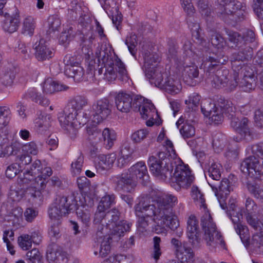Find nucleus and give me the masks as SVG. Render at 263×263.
Wrapping results in <instances>:
<instances>
[{
    "label": "nucleus",
    "instance_id": "obj_62",
    "mask_svg": "<svg viewBox=\"0 0 263 263\" xmlns=\"http://www.w3.org/2000/svg\"><path fill=\"white\" fill-rule=\"evenodd\" d=\"M149 131L147 129H139L132 135L131 139L134 143H140L147 137Z\"/></svg>",
    "mask_w": 263,
    "mask_h": 263
},
{
    "label": "nucleus",
    "instance_id": "obj_28",
    "mask_svg": "<svg viewBox=\"0 0 263 263\" xmlns=\"http://www.w3.org/2000/svg\"><path fill=\"white\" fill-rule=\"evenodd\" d=\"M87 104L88 100L85 97L77 96L69 101L65 108L75 114L77 111L82 110Z\"/></svg>",
    "mask_w": 263,
    "mask_h": 263
},
{
    "label": "nucleus",
    "instance_id": "obj_4",
    "mask_svg": "<svg viewBox=\"0 0 263 263\" xmlns=\"http://www.w3.org/2000/svg\"><path fill=\"white\" fill-rule=\"evenodd\" d=\"M96 55L99 62L102 61V64H104V67L101 70L103 71L104 69L105 78L107 81L111 82L116 80L117 77V74L114 70L115 66L116 71L118 73L122 81H127L128 79L127 71L124 64L116 56L110 47L102 46L100 50L96 52Z\"/></svg>",
    "mask_w": 263,
    "mask_h": 263
},
{
    "label": "nucleus",
    "instance_id": "obj_48",
    "mask_svg": "<svg viewBox=\"0 0 263 263\" xmlns=\"http://www.w3.org/2000/svg\"><path fill=\"white\" fill-rule=\"evenodd\" d=\"M120 213L119 211L114 209L108 211L106 213V227L110 229V227H113L118 223L120 220Z\"/></svg>",
    "mask_w": 263,
    "mask_h": 263
},
{
    "label": "nucleus",
    "instance_id": "obj_47",
    "mask_svg": "<svg viewBox=\"0 0 263 263\" xmlns=\"http://www.w3.org/2000/svg\"><path fill=\"white\" fill-rule=\"evenodd\" d=\"M167 58L171 61L173 60L175 63H177L178 62L180 63L181 62L178 61L177 57L178 47L176 41L173 39H170L167 42ZM179 65L180 64H178V66H179Z\"/></svg>",
    "mask_w": 263,
    "mask_h": 263
},
{
    "label": "nucleus",
    "instance_id": "obj_54",
    "mask_svg": "<svg viewBox=\"0 0 263 263\" xmlns=\"http://www.w3.org/2000/svg\"><path fill=\"white\" fill-rule=\"evenodd\" d=\"M217 108L211 100H205L201 102V109L205 116L208 117Z\"/></svg>",
    "mask_w": 263,
    "mask_h": 263
},
{
    "label": "nucleus",
    "instance_id": "obj_18",
    "mask_svg": "<svg viewBox=\"0 0 263 263\" xmlns=\"http://www.w3.org/2000/svg\"><path fill=\"white\" fill-rule=\"evenodd\" d=\"M179 65L184 67L183 76L186 83L191 86H195L200 82L199 69L194 64L184 66V63L180 62Z\"/></svg>",
    "mask_w": 263,
    "mask_h": 263
},
{
    "label": "nucleus",
    "instance_id": "obj_34",
    "mask_svg": "<svg viewBox=\"0 0 263 263\" xmlns=\"http://www.w3.org/2000/svg\"><path fill=\"white\" fill-rule=\"evenodd\" d=\"M74 116V112H72L65 108L64 112L60 114L58 119L61 125L66 128L72 124L77 125Z\"/></svg>",
    "mask_w": 263,
    "mask_h": 263
},
{
    "label": "nucleus",
    "instance_id": "obj_2",
    "mask_svg": "<svg viewBox=\"0 0 263 263\" xmlns=\"http://www.w3.org/2000/svg\"><path fill=\"white\" fill-rule=\"evenodd\" d=\"M177 203V198L171 194L163 195L152 203L150 202V205H153L155 209L157 227L160 228L162 232L166 228L174 230L179 226V222L173 212V207Z\"/></svg>",
    "mask_w": 263,
    "mask_h": 263
},
{
    "label": "nucleus",
    "instance_id": "obj_52",
    "mask_svg": "<svg viewBox=\"0 0 263 263\" xmlns=\"http://www.w3.org/2000/svg\"><path fill=\"white\" fill-rule=\"evenodd\" d=\"M115 196L112 195H106L100 200L98 205L99 210H106L109 208L115 202Z\"/></svg>",
    "mask_w": 263,
    "mask_h": 263
},
{
    "label": "nucleus",
    "instance_id": "obj_39",
    "mask_svg": "<svg viewBox=\"0 0 263 263\" xmlns=\"http://www.w3.org/2000/svg\"><path fill=\"white\" fill-rule=\"evenodd\" d=\"M243 7H245L244 3L237 0H232L226 5V6L220 12L222 14L227 15L229 18L236 10L242 9Z\"/></svg>",
    "mask_w": 263,
    "mask_h": 263
},
{
    "label": "nucleus",
    "instance_id": "obj_33",
    "mask_svg": "<svg viewBox=\"0 0 263 263\" xmlns=\"http://www.w3.org/2000/svg\"><path fill=\"white\" fill-rule=\"evenodd\" d=\"M219 106L222 110L223 114L230 119L231 121L233 118L236 117L235 107L233 105L231 101L220 99V101H219Z\"/></svg>",
    "mask_w": 263,
    "mask_h": 263
},
{
    "label": "nucleus",
    "instance_id": "obj_20",
    "mask_svg": "<svg viewBox=\"0 0 263 263\" xmlns=\"http://www.w3.org/2000/svg\"><path fill=\"white\" fill-rule=\"evenodd\" d=\"M133 98L125 92H119L116 97L117 109L122 112H128L132 108Z\"/></svg>",
    "mask_w": 263,
    "mask_h": 263
},
{
    "label": "nucleus",
    "instance_id": "obj_30",
    "mask_svg": "<svg viewBox=\"0 0 263 263\" xmlns=\"http://www.w3.org/2000/svg\"><path fill=\"white\" fill-rule=\"evenodd\" d=\"M165 79L163 83L161 89L171 95H175L179 93L181 90V87L180 82L178 80H174L171 77H167V74H165Z\"/></svg>",
    "mask_w": 263,
    "mask_h": 263
},
{
    "label": "nucleus",
    "instance_id": "obj_6",
    "mask_svg": "<svg viewBox=\"0 0 263 263\" xmlns=\"http://www.w3.org/2000/svg\"><path fill=\"white\" fill-rule=\"evenodd\" d=\"M134 209L136 215L139 217L137 226L139 231L143 232L146 231L148 226V218H153V221L157 224L155 219L156 217L155 209L153 205H150V199L148 197H139Z\"/></svg>",
    "mask_w": 263,
    "mask_h": 263
},
{
    "label": "nucleus",
    "instance_id": "obj_43",
    "mask_svg": "<svg viewBox=\"0 0 263 263\" xmlns=\"http://www.w3.org/2000/svg\"><path fill=\"white\" fill-rule=\"evenodd\" d=\"M54 248L48 249L47 252V257L51 260H62L63 262L67 263L68 258L67 254L65 252L61 251L60 249L55 248L57 246H54Z\"/></svg>",
    "mask_w": 263,
    "mask_h": 263
},
{
    "label": "nucleus",
    "instance_id": "obj_64",
    "mask_svg": "<svg viewBox=\"0 0 263 263\" xmlns=\"http://www.w3.org/2000/svg\"><path fill=\"white\" fill-rule=\"evenodd\" d=\"M251 244L254 247L259 248L263 246V231L262 228L258 230L252 236Z\"/></svg>",
    "mask_w": 263,
    "mask_h": 263
},
{
    "label": "nucleus",
    "instance_id": "obj_49",
    "mask_svg": "<svg viewBox=\"0 0 263 263\" xmlns=\"http://www.w3.org/2000/svg\"><path fill=\"white\" fill-rule=\"evenodd\" d=\"M182 263H191L194 257L193 252L190 248L184 247V249L176 255Z\"/></svg>",
    "mask_w": 263,
    "mask_h": 263
},
{
    "label": "nucleus",
    "instance_id": "obj_25",
    "mask_svg": "<svg viewBox=\"0 0 263 263\" xmlns=\"http://www.w3.org/2000/svg\"><path fill=\"white\" fill-rule=\"evenodd\" d=\"M68 89V86L58 81H54L51 78L47 79L43 86V91L49 94L67 90Z\"/></svg>",
    "mask_w": 263,
    "mask_h": 263
},
{
    "label": "nucleus",
    "instance_id": "obj_42",
    "mask_svg": "<svg viewBox=\"0 0 263 263\" xmlns=\"http://www.w3.org/2000/svg\"><path fill=\"white\" fill-rule=\"evenodd\" d=\"M65 73L69 77L80 80L84 75V71L83 68L79 64L73 66H65Z\"/></svg>",
    "mask_w": 263,
    "mask_h": 263
},
{
    "label": "nucleus",
    "instance_id": "obj_23",
    "mask_svg": "<svg viewBox=\"0 0 263 263\" xmlns=\"http://www.w3.org/2000/svg\"><path fill=\"white\" fill-rule=\"evenodd\" d=\"M46 43V42L42 39L40 40L38 45L35 47V56L39 61L49 60L53 55V52Z\"/></svg>",
    "mask_w": 263,
    "mask_h": 263
},
{
    "label": "nucleus",
    "instance_id": "obj_57",
    "mask_svg": "<svg viewBox=\"0 0 263 263\" xmlns=\"http://www.w3.org/2000/svg\"><path fill=\"white\" fill-rule=\"evenodd\" d=\"M180 132L184 139L190 138L195 135V128L192 125L185 123L180 128Z\"/></svg>",
    "mask_w": 263,
    "mask_h": 263
},
{
    "label": "nucleus",
    "instance_id": "obj_58",
    "mask_svg": "<svg viewBox=\"0 0 263 263\" xmlns=\"http://www.w3.org/2000/svg\"><path fill=\"white\" fill-rule=\"evenodd\" d=\"M247 188L249 192L257 199L263 200V189L257 184L247 183Z\"/></svg>",
    "mask_w": 263,
    "mask_h": 263
},
{
    "label": "nucleus",
    "instance_id": "obj_36",
    "mask_svg": "<svg viewBox=\"0 0 263 263\" xmlns=\"http://www.w3.org/2000/svg\"><path fill=\"white\" fill-rule=\"evenodd\" d=\"M142 109L139 111L140 114L144 119L148 118L150 119H154V117L158 116L156 109L149 101H146V103L144 104Z\"/></svg>",
    "mask_w": 263,
    "mask_h": 263
},
{
    "label": "nucleus",
    "instance_id": "obj_51",
    "mask_svg": "<svg viewBox=\"0 0 263 263\" xmlns=\"http://www.w3.org/2000/svg\"><path fill=\"white\" fill-rule=\"evenodd\" d=\"M74 31L72 28L69 27L61 33L59 38L60 44L66 46L74 38Z\"/></svg>",
    "mask_w": 263,
    "mask_h": 263
},
{
    "label": "nucleus",
    "instance_id": "obj_13",
    "mask_svg": "<svg viewBox=\"0 0 263 263\" xmlns=\"http://www.w3.org/2000/svg\"><path fill=\"white\" fill-rule=\"evenodd\" d=\"M142 55L144 60L143 70L145 71L146 77H152L151 75L152 70L157 68L160 61V56L156 52L152 51V47L147 45L143 46Z\"/></svg>",
    "mask_w": 263,
    "mask_h": 263
},
{
    "label": "nucleus",
    "instance_id": "obj_15",
    "mask_svg": "<svg viewBox=\"0 0 263 263\" xmlns=\"http://www.w3.org/2000/svg\"><path fill=\"white\" fill-rule=\"evenodd\" d=\"M102 7L107 13L108 16L111 19L112 23L119 29L118 26L120 25L122 20V16L119 11L118 7L117 6L116 0H98Z\"/></svg>",
    "mask_w": 263,
    "mask_h": 263
},
{
    "label": "nucleus",
    "instance_id": "obj_45",
    "mask_svg": "<svg viewBox=\"0 0 263 263\" xmlns=\"http://www.w3.org/2000/svg\"><path fill=\"white\" fill-rule=\"evenodd\" d=\"M35 28V23L34 18L30 16L26 17L23 21L22 33L29 35H33Z\"/></svg>",
    "mask_w": 263,
    "mask_h": 263
},
{
    "label": "nucleus",
    "instance_id": "obj_41",
    "mask_svg": "<svg viewBox=\"0 0 263 263\" xmlns=\"http://www.w3.org/2000/svg\"><path fill=\"white\" fill-rule=\"evenodd\" d=\"M191 195L196 204H198L200 208H203L204 210L206 209L204 194L198 186H193L191 189Z\"/></svg>",
    "mask_w": 263,
    "mask_h": 263
},
{
    "label": "nucleus",
    "instance_id": "obj_5",
    "mask_svg": "<svg viewBox=\"0 0 263 263\" xmlns=\"http://www.w3.org/2000/svg\"><path fill=\"white\" fill-rule=\"evenodd\" d=\"M76 199L71 195L59 197L49 207L48 215L53 223L49 230V235L52 239H57L60 237L61 219L76 209Z\"/></svg>",
    "mask_w": 263,
    "mask_h": 263
},
{
    "label": "nucleus",
    "instance_id": "obj_21",
    "mask_svg": "<svg viewBox=\"0 0 263 263\" xmlns=\"http://www.w3.org/2000/svg\"><path fill=\"white\" fill-rule=\"evenodd\" d=\"M116 159V155L114 153L107 155H100L97 160L96 168L100 172L108 170L113 166Z\"/></svg>",
    "mask_w": 263,
    "mask_h": 263
},
{
    "label": "nucleus",
    "instance_id": "obj_8",
    "mask_svg": "<svg viewBox=\"0 0 263 263\" xmlns=\"http://www.w3.org/2000/svg\"><path fill=\"white\" fill-rule=\"evenodd\" d=\"M208 183L214 191L221 208L223 210L227 209L226 200L230 192L233 191L229 180L224 178L220 181L212 180L209 181Z\"/></svg>",
    "mask_w": 263,
    "mask_h": 263
},
{
    "label": "nucleus",
    "instance_id": "obj_19",
    "mask_svg": "<svg viewBox=\"0 0 263 263\" xmlns=\"http://www.w3.org/2000/svg\"><path fill=\"white\" fill-rule=\"evenodd\" d=\"M239 51L235 53L232 55V65L233 68H236L239 65L238 63H242L249 60L253 57V49L247 45L241 44L238 46Z\"/></svg>",
    "mask_w": 263,
    "mask_h": 263
},
{
    "label": "nucleus",
    "instance_id": "obj_56",
    "mask_svg": "<svg viewBox=\"0 0 263 263\" xmlns=\"http://www.w3.org/2000/svg\"><path fill=\"white\" fill-rule=\"evenodd\" d=\"M137 36L135 34H131L127 36L125 40V44L128 47V50L135 58L137 53Z\"/></svg>",
    "mask_w": 263,
    "mask_h": 263
},
{
    "label": "nucleus",
    "instance_id": "obj_60",
    "mask_svg": "<svg viewBox=\"0 0 263 263\" xmlns=\"http://www.w3.org/2000/svg\"><path fill=\"white\" fill-rule=\"evenodd\" d=\"M26 256L32 263H43V258L39 251L36 249H33L28 251Z\"/></svg>",
    "mask_w": 263,
    "mask_h": 263
},
{
    "label": "nucleus",
    "instance_id": "obj_38",
    "mask_svg": "<svg viewBox=\"0 0 263 263\" xmlns=\"http://www.w3.org/2000/svg\"><path fill=\"white\" fill-rule=\"evenodd\" d=\"M25 97L31 99L32 101L42 106H47L49 104V100L42 96L34 88L28 90L25 93Z\"/></svg>",
    "mask_w": 263,
    "mask_h": 263
},
{
    "label": "nucleus",
    "instance_id": "obj_3",
    "mask_svg": "<svg viewBox=\"0 0 263 263\" xmlns=\"http://www.w3.org/2000/svg\"><path fill=\"white\" fill-rule=\"evenodd\" d=\"M138 179L144 184L149 180L147 167L143 162H138L127 171L112 177L117 190L126 193H131L135 190Z\"/></svg>",
    "mask_w": 263,
    "mask_h": 263
},
{
    "label": "nucleus",
    "instance_id": "obj_26",
    "mask_svg": "<svg viewBox=\"0 0 263 263\" xmlns=\"http://www.w3.org/2000/svg\"><path fill=\"white\" fill-rule=\"evenodd\" d=\"M16 72V69L13 66L5 68L0 73V83L6 87L11 86Z\"/></svg>",
    "mask_w": 263,
    "mask_h": 263
},
{
    "label": "nucleus",
    "instance_id": "obj_12",
    "mask_svg": "<svg viewBox=\"0 0 263 263\" xmlns=\"http://www.w3.org/2000/svg\"><path fill=\"white\" fill-rule=\"evenodd\" d=\"M228 216L231 218L234 229L239 237L242 243L247 247L249 245V234L248 227L241 224V220L242 219V214L239 212H227Z\"/></svg>",
    "mask_w": 263,
    "mask_h": 263
},
{
    "label": "nucleus",
    "instance_id": "obj_59",
    "mask_svg": "<svg viewBox=\"0 0 263 263\" xmlns=\"http://www.w3.org/2000/svg\"><path fill=\"white\" fill-rule=\"evenodd\" d=\"M76 209L74 210L71 211V212H72L74 211H76V213L77 216L79 218H80L82 222L85 224L86 226L88 225L90 222V214L88 211L85 210L84 211L80 208L77 207V201L76 200Z\"/></svg>",
    "mask_w": 263,
    "mask_h": 263
},
{
    "label": "nucleus",
    "instance_id": "obj_50",
    "mask_svg": "<svg viewBox=\"0 0 263 263\" xmlns=\"http://www.w3.org/2000/svg\"><path fill=\"white\" fill-rule=\"evenodd\" d=\"M75 120L77 121L79 125H85L90 119L92 120V116L91 111L89 110H85L82 111L80 110L79 111H77L75 114Z\"/></svg>",
    "mask_w": 263,
    "mask_h": 263
},
{
    "label": "nucleus",
    "instance_id": "obj_31",
    "mask_svg": "<svg viewBox=\"0 0 263 263\" xmlns=\"http://www.w3.org/2000/svg\"><path fill=\"white\" fill-rule=\"evenodd\" d=\"M213 232L212 231H210L209 236L210 237H206L204 233V239L206 241L208 245L216 248L219 245L222 248L225 247L224 241L220 233L217 231V228L214 229Z\"/></svg>",
    "mask_w": 263,
    "mask_h": 263
},
{
    "label": "nucleus",
    "instance_id": "obj_61",
    "mask_svg": "<svg viewBox=\"0 0 263 263\" xmlns=\"http://www.w3.org/2000/svg\"><path fill=\"white\" fill-rule=\"evenodd\" d=\"M17 241L19 246L24 250H28L32 246V242L28 234L22 235L18 237Z\"/></svg>",
    "mask_w": 263,
    "mask_h": 263
},
{
    "label": "nucleus",
    "instance_id": "obj_29",
    "mask_svg": "<svg viewBox=\"0 0 263 263\" xmlns=\"http://www.w3.org/2000/svg\"><path fill=\"white\" fill-rule=\"evenodd\" d=\"M35 129L40 134H44L51 126V117L47 115H40L34 121Z\"/></svg>",
    "mask_w": 263,
    "mask_h": 263
},
{
    "label": "nucleus",
    "instance_id": "obj_40",
    "mask_svg": "<svg viewBox=\"0 0 263 263\" xmlns=\"http://www.w3.org/2000/svg\"><path fill=\"white\" fill-rule=\"evenodd\" d=\"M222 170V167L219 163H213L209 167L208 172L205 173L206 176L208 173L211 179L208 181H219L221 178V174Z\"/></svg>",
    "mask_w": 263,
    "mask_h": 263
},
{
    "label": "nucleus",
    "instance_id": "obj_24",
    "mask_svg": "<svg viewBox=\"0 0 263 263\" xmlns=\"http://www.w3.org/2000/svg\"><path fill=\"white\" fill-rule=\"evenodd\" d=\"M116 138V133L114 130L105 128L99 137V143L105 148L109 149L114 145Z\"/></svg>",
    "mask_w": 263,
    "mask_h": 263
},
{
    "label": "nucleus",
    "instance_id": "obj_44",
    "mask_svg": "<svg viewBox=\"0 0 263 263\" xmlns=\"http://www.w3.org/2000/svg\"><path fill=\"white\" fill-rule=\"evenodd\" d=\"M152 77H146L149 79V82L151 84H154L155 85L159 88H161L164 83L163 78L165 77L162 73V71L160 68H157L152 70Z\"/></svg>",
    "mask_w": 263,
    "mask_h": 263
},
{
    "label": "nucleus",
    "instance_id": "obj_55",
    "mask_svg": "<svg viewBox=\"0 0 263 263\" xmlns=\"http://www.w3.org/2000/svg\"><path fill=\"white\" fill-rule=\"evenodd\" d=\"M25 195L28 197L29 199L35 200L42 199V193L40 189H37L36 187L34 186H30L28 187L25 190Z\"/></svg>",
    "mask_w": 263,
    "mask_h": 263
},
{
    "label": "nucleus",
    "instance_id": "obj_46",
    "mask_svg": "<svg viewBox=\"0 0 263 263\" xmlns=\"http://www.w3.org/2000/svg\"><path fill=\"white\" fill-rule=\"evenodd\" d=\"M188 25L191 29L192 33V36L196 40H197V43L199 44H203L205 42L201 36L199 30H200L199 24L197 22H193V18L189 16L187 20Z\"/></svg>",
    "mask_w": 263,
    "mask_h": 263
},
{
    "label": "nucleus",
    "instance_id": "obj_53",
    "mask_svg": "<svg viewBox=\"0 0 263 263\" xmlns=\"http://www.w3.org/2000/svg\"><path fill=\"white\" fill-rule=\"evenodd\" d=\"M10 110L6 106H0V131L7 125L10 119Z\"/></svg>",
    "mask_w": 263,
    "mask_h": 263
},
{
    "label": "nucleus",
    "instance_id": "obj_63",
    "mask_svg": "<svg viewBox=\"0 0 263 263\" xmlns=\"http://www.w3.org/2000/svg\"><path fill=\"white\" fill-rule=\"evenodd\" d=\"M84 162V157L81 154L77 159L71 164V172L73 175L79 174L81 171Z\"/></svg>",
    "mask_w": 263,
    "mask_h": 263
},
{
    "label": "nucleus",
    "instance_id": "obj_32",
    "mask_svg": "<svg viewBox=\"0 0 263 263\" xmlns=\"http://www.w3.org/2000/svg\"><path fill=\"white\" fill-rule=\"evenodd\" d=\"M133 150L128 145L125 146L121 150L120 156L117 159V166L122 168L127 165L132 159Z\"/></svg>",
    "mask_w": 263,
    "mask_h": 263
},
{
    "label": "nucleus",
    "instance_id": "obj_27",
    "mask_svg": "<svg viewBox=\"0 0 263 263\" xmlns=\"http://www.w3.org/2000/svg\"><path fill=\"white\" fill-rule=\"evenodd\" d=\"M256 77L252 72L247 74L245 73L243 78L240 82L238 83L239 87L242 90L246 92H250L255 89L256 86Z\"/></svg>",
    "mask_w": 263,
    "mask_h": 263
},
{
    "label": "nucleus",
    "instance_id": "obj_14",
    "mask_svg": "<svg viewBox=\"0 0 263 263\" xmlns=\"http://www.w3.org/2000/svg\"><path fill=\"white\" fill-rule=\"evenodd\" d=\"M259 160L255 156H250L246 158L241 163V171L248 174L251 177H254L257 175H261V179H263V170H260Z\"/></svg>",
    "mask_w": 263,
    "mask_h": 263
},
{
    "label": "nucleus",
    "instance_id": "obj_35",
    "mask_svg": "<svg viewBox=\"0 0 263 263\" xmlns=\"http://www.w3.org/2000/svg\"><path fill=\"white\" fill-rule=\"evenodd\" d=\"M201 224L206 237L209 238L210 231L211 230L213 232L214 229H216V227L215 223L213 221L210 214L208 212H205L204 214L201 217Z\"/></svg>",
    "mask_w": 263,
    "mask_h": 263
},
{
    "label": "nucleus",
    "instance_id": "obj_1",
    "mask_svg": "<svg viewBox=\"0 0 263 263\" xmlns=\"http://www.w3.org/2000/svg\"><path fill=\"white\" fill-rule=\"evenodd\" d=\"M227 60L228 58L221 52H209L203 55V62L206 68L207 82L215 88L226 87L229 91H232L238 86L239 72L234 69L233 74L229 75L227 69H219Z\"/></svg>",
    "mask_w": 263,
    "mask_h": 263
},
{
    "label": "nucleus",
    "instance_id": "obj_37",
    "mask_svg": "<svg viewBox=\"0 0 263 263\" xmlns=\"http://www.w3.org/2000/svg\"><path fill=\"white\" fill-rule=\"evenodd\" d=\"M131 225L125 220H120L115 226L110 227L109 230L111 231L112 235L120 237L123 235L124 232L129 230Z\"/></svg>",
    "mask_w": 263,
    "mask_h": 263
},
{
    "label": "nucleus",
    "instance_id": "obj_9",
    "mask_svg": "<svg viewBox=\"0 0 263 263\" xmlns=\"http://www.w3.org/2000/svg\"><path fill=\"white\" fill-rule=\"evenodd\" d=\"M248 122L249 120L246 117H243L241 119L236 117L231 121V127L238 134V136L233 137L235 141L238 142L242 140L250 141L253 139V135L249 127Z\"/></svg>",
    "mask_w": 263,
    "mask_h": 263
},
{
    "label": "nucleus",
    "instance_id": "obj_7",
    "mask_svg": "<svg viewBox=\"0 0 263 263\" xmlns=\"http://www.w3.org/2000/svg\"><path fill=\"white\" fill-rule=\"evenodd\" d=\"M194 176L187 165L178 164L176 166L174 173L168 180L176 183L179 188L187 189L193 183Z\"/></svg>",
    "mask_w": 263,
    "mask_h": 263
},
{
    "label": "nucleus",
    "instance_id": "obj_11",
    "mask_svg": "<svg viewBox=\"0 0 263 263\" xmlns=\"http://www.w3.org/2000/svg\"><path fill=\"white\" fill-rule=\"evenodd\" d=\"M149 169L152 173L159 179L166 180L172 177L173 166L169 167L160 162L155 156H151L148 161Z\"/></svg>",
    "mask_w": 263,
    "mask_h": 263
},
{
    "label": "nucleus",
    "instance_id": "obj_10",
    "mask_svg": "<svg viewBox=\"0 0 263 263\" xmlns=\"http://www.w3.org/2000/svg\"><path fill=\"white\" fill-rule=\"evenodd\" d=\"M111 104L106 99H101L95 102L91 107L92 122L100 123L107 118L111 110Z\"/></svg>",
    "mask_w": 263,
    "mask_h": 263
},
{
    "label": "nucleus",
    "instance_id": "obj_22",
    "mask_svg": "<svg viewBox=\"0 0 263 263\" xmlns=\"http://www.w3.org/2000/svg\"><path fill=\"white\" fill-rule=\"evenodd\" d=\"M104 228L102 226H100V231L98 230L97 232V236L101 243L99 251L100 256L101 257H105L110 253V240L111 237L108 235H103Z\"/></svg>",
    "mask_w": 263,
    "mask_h": 263
},
{
    "label": "nucleus",
    "instance_id": "obj_17",
    "mask_svg": "<svg viewBox=\"0 0 263 263\" xmlns=\"http://www.w3.org/2000/svg\"><path fill=\"white\" fill-rule=\"evenodd\" d=\"M187 224L188 237L192 245L196 246L200 240L198 221L194 215H191L188 218Z\"/></svg>",
    "mask_w": 263,
    "mask_h": 263
},
{
    "label": "nucleus",
    "instance_id": "obj_16",
    "mask_svg": "<svg viewBox=\"0 0 263 263\" xmlns=\"http://www.w3.org/2000/svg\"><path fill=\"white\" fill-rule=\"evenodd\" d=\"M13 8L16 11L15 14L12 12H5V20L3 24L4 30L10 33L17 31L20 24V15L17 13L18 10L14 7Z\"/></svg>",
    "mask_w": 263,
    "mask_h": 263
}]
</instances>
